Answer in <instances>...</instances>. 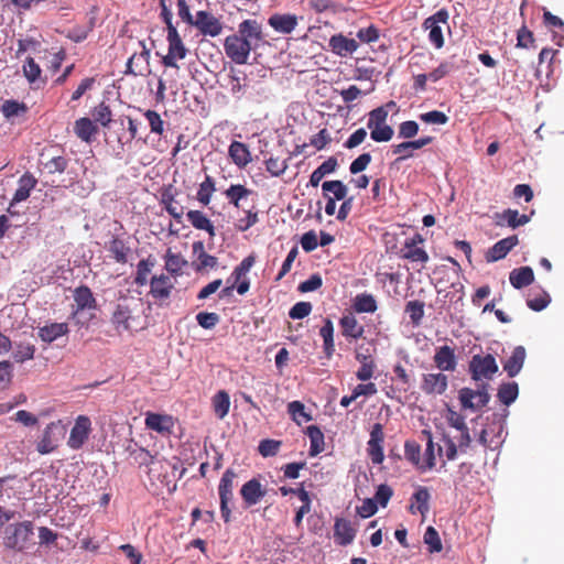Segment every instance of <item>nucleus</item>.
Returning a JSON list of instances; mask_svg holds the SVG:
<instances>
[{
	"label": "nucleus",
	"instance_id": "nucleus-28",
	"mask_svg": "<svg viewBox=\"0 0 564 564\" xmlns=\"http://www.w3.org/2000/svg\"><path fill=\"white\" fill-rule=\"evenodd\" d=\"M430 499L431 495L429 489L426 487H419V489L411 497L409 511L412 514L419 512L422 514V517H425L430 510Z\"/></svg>",
	"mask_w": 564,
	"mask_h": 564
},
{
	"label": "nucleus",
	"instance_id": "nucleus-47",
	"mask_svg": "<svg viewBox=\"0 0 564 564\" xmlns=\"http://www.w3.org/2000/svg\"><path fill=\"white\" fill-rule=\"evenodd\" d=\"M216 191V184L214 178L210 175H206L205 180L199 184V188L197 191V200L207 206L214 192Z\"/></svg>",
	"mask_w": 564,
	"mask_h": 564
},
{
	"label": "nucleus",
	"instance_id": "nucleus-43",
	"mask_svg": "<svg viewBox=\"0 0 564 564\" xmlns=\"http://www.w3.org/2000/svg\"><path fill=\"white\" fill-rule=\"evenodd\" d=\"M306 435L310 438V455L316 456L322 453L325 448L324 434L321 429L316 425H310L306 429Z\"/></svg>",
	"mask_w": 564,
	"mask_h": 564
},
{
	"label": "nucleus",
	"instance_id": "nucleus-37",
	"mask_svg": "<svg viewBox=\"0 0 564 564\" xmlns=\"http://www.w3.org/2000/svg\"><path fill=\"white\" fill-rule=\"evenodd\" d=\"M324 197H330L335 200H341L347 197L348 187L339 180L325 181L322 184Z\"/></svg>",
	"mask_w": 564,
	"mask_h": 564
},
{
	"label": "nucleus",
	"instance_id": "nucleus-9",
	"mask_svg": "<svg viewBox=\"0 0 564 564\" xmlns=\"http://www.w3.org/2000/svg\"><path fill=\"white\" fill-rule=\"evenodd\" d=\"M488 388V383L479 384L477 390H473L470 388H462L458 393L460 405L464 409H469L473 411L486 406L490 400Z\"/></svg>",
	"mask_w": 564,
	"mask_h": 564
},
{
	"label": "nucleus",
	"instance_id": "nucleus-54",
	"mask_svg": "<svg viewBox=\"0 0 564 564\" xmlns=\"http://www.w3.org/2000/svg\"><path fill=\"white\" fill-rule=\"evenodd\" d=\"M259 221V213L256 207L245 212V216L239 218L236 223V229L243 232L250 229Z\"/></svg>",
	"mask_w": 564,
	"mask_h": 564
},
{
	"label": "nucleus",
	"instance_id": "nucleus-61",
	"mask_svg": "<svg viewBox=\"0 0 564 564\" xmlns=\"http://www.w3.org/2000/svg\"><path fill=\"white\" fill-rule=\"evenodd\" d=\"M282 443L275 440H262L259 443L258 451L263 457L275 456L280 451Z\"/></svg>",
	"mask_w": 564,
	"mask_h": 564
},
{
	"label": "nucleus",
	"instance_id": "nucleus-60",
	"mask_svg": "<svg viewBox=\"0 0 564 564\" xmlns=\"http://www.w3.org/2000/svg\"><path fill=\"white\" fill-rule=\"evenodd\" d=\"M144 117L149 121L150 129L152 133L155 134H163L164 132V121L162 120L161 116L155 110H147L144 112Z\"/></svg>",
	"mask_w": 564,
	"mask_h": 564
},
{
	"label": "nucleus",
	"instance_id": "nucleus-13",
	"mask_svg": "<svg viewBox=\"0 0 564 564\" xmlns=\"http://www.w3.org/2000/svg\"><path fill=\"white\" fill-rule=\"evenodd\" d=\"M91 432V421L86 415H79L70 430L67 445L72 449H79L86 443Z\"/></svg>",
	"mask_w": 564,
	"mask_h": 564
},
{
	"label": "nucleus",
	"instance_id": "nucleus-51",
	"mask_svg": "<svg viewBox=\"0 0 564 564\" xmlns=\"http://www.w3.org/2000/svg\"><path fill=\"white\" fill-rule=\"evenodd\" d=\"M22 69L25 78L30 84H35L39 80H41L43 84L45 83L41 79L42 69L33 57H26Z\"/></svg>",
	"mask_w": 564,
	"mask_h": 564
},
{
	"label": "nucleus",
	"instance_id": "nucleus-3",
	"mask_svg": "<svg viewBox=\"0 0 564 564\" xmlns=\"http://www.w3.org/2000/svg\"><path fill=\"white\" fill-rule=\"evenodd\" d=\"M66 435V427L62 421L51 422L44 429L42 436L36 443V451L46 455L57 449L61 441Z\"/></svg>",
	"mask_w": 564,
	"mask_h": 564
},
{
	"label": "nucleus",
	"instance_id": "nucleus-14",
	"mask_svg": "<svg viewBox=\"0 0 564 564\" xmlns=\"http://www.w3.org/2000/svg\"><path fill=\"white\" fill-rule=\"evenodd\" d=\"M420 388L427 395H442L448 388V378L442 371L424 373Z\"/></svg>",
	"mask_w": 564,
	"mask_h": 564
},
{
	"label": "nucleus",
	"instance_id": "nucleus-42",
	"mask_svg": "<svg viewBox=\"0 0 564 564\" xmlns=\"http://www.w3.org/2000/svg\"><path fill=\"white\" fill-rule=\"evenodd\" d=\"M319 335L323 338V348L326 357L330 359L335 352L334 344V325L329 318H326L323 327L319 329Z\"/></svg>",
	"mask_w": 564,
	"mask_h": 564
},
{
	"label": "nucleus",
	"instance_id": "nucleus-19",
	"mask_svg": "<svg viewBox=\"0 0 564 564\" xmlns=\"http://www.w3.org/2000/svg\"><path fill=\"white\" fill-rule=\"evenodd\" d=\"M145 427L155 431L162 435H169L174 427V421L171 415L148 412L144 420Z\"/></svg>",
	"mask_w": 564,
	"mask_h": 564
},
{
	"label": "nucleus",
	"instance_id": "nucleus-56",
	"mask_svg": "<svg viewBox=\"0 0 564 564\" xmlns=\"http://www.w3.org/2000/svg\"><path fill=\"white\" fill-rule=\"evenodd\" d=\"M28 111V107L23 102H19L17 100L10 99L6 100L2 105V112L7 119H11L12 117L23 115Z\"/></svg>",
	"mask_w": 564,
	"mask_h": 564
},
{
	"label": "nucleus",
	"instance_id": "nucleus-20",
	"mask_svg": "<svg viewBox=\"0 0 564 564\" xmlns=\"http://www.w3.org/2000/svg\"><path fill=\"white\" fill-rule=\"evenodd\" d=\"M519 243L518 236H509L497 241L486 252L487 262H496L503 259Z\"/></svg>",
	"mask_w": 564,
	"mask_h": 564
},
{
	"label": "nucleus",
	"instance_id": "nucleus-11",
	"mask_svg": "<svg viewBox=\"0 0 564 564\" xmlns=\"http://www.w3.org/2000/svg\"><path fill=\"white\" fill-rule=\"evenodd\" d=\"M166 40L169 43V52L162 57V64L165 67L178 68L177 59H184L186 57L187 48L177 31L169 32Z\"/></svg>",
	"mask_w": 564,
	"mask_h": 564
},
{
	"label": "nucleus",
	"instance_id": "nucleus-22",
	"mask_svg": "<svg viewBox=\"0 0 564 564\" xmlns=\"http://www.w3.org/2000/svg\"><path fill=\"white\" fill-rule=\"evenodd\" d=\"M268 24L278 33L290 34L297 26L299 19L291 13H274L269 18Z\"/></svg>",
	"mask_w": 564,
	"mask_h": 564
},
{
	"label": "nucleus",
	"instance_id": "nucleus-5",
	"mask_svg": "<svg viewBox=\"0 0 564 564\" xmlns=\"http://www.w3.org/2000/svg\"><path fill=\"white\" fill-rule=\"evenodd\" d=\"M149 296L152 297L154 304L159 307L169 304V300L174 291V282L166 274L152 275L150 279Z\"/></svg>",
	"mask_w": 564,
	"mask_h": 564
},
{
	"label": "nucleus",
	"instance_id": "nucleus-4",
	"mask_svg": "<svg viewBox=\"0 0 564 564\" xmlns=\"http://www.w3.org/2000/svg\"><path fill=\"white\" fill-rule=\"evenodd\" d=\"M237 478V473L228 468L220 478L218 485V495L220 500V513L226 523L231 521L230 503L234 500V481Z\"/></svg>",
	"mask_w": 564,
	"mask_h": 564
},
{
	"label": "nucleus",
	"instance_id": "nucleus-1",
	"mask_svg": "<svg viewBox=\"0 0 564 564\" xmlns=\"http://www.w3.org/2000/svg\"><path fill=\"white\" fill-rule=\"evenodd\" d=\"M3 544L15 552H24L31 544L33 536V523L22 521L9 524L3 532Z\"/></svg>",
	"mask_w": 564,
	"mask_h": 564
},
{
	"label": "nucleus",
	"instance_id": "nucleus-52",
	"mask_svg": "<svg viewBox=\"0 0 564 564\" xmlns=\"http://www.w3.org/2000/svg\"><path fill=\"white\" fill-rule=\"evenodd\" d=\"M288 412L296 424L301 425L304 422H310L312 416L306 413L305 406L301 401H292L288 404Z\"/></svg>",
	"mask_w": 564,
	"mask_h": 564
},
{
	"label": "nucleus",
	"instance_id": "nucleus-29",
	"mask_svg": "<svg viewBox=\"0 0 564 564\" xmlns=\"http://www.w3.org/2000/svg\"><path fill=\"white\" fill-rule=\"evenodd\" d=\"M228 155L232 162L240 169L246 167L251 161V153L247 144L232 141L228 149Z\"/></svg>",
	"mask_w": 564,
	"mask_h": 564
},
{
	"label": "nucleus",
	"instance_id": "nucleus-38",
	"mask_svg": "<svg viewBox=\"0 0 564 564\" xmlns=\"http://www.w3.org/2000/svg\"><path fill=\"white\" fill-rule=\"evenodd\" d=\"M74 132L80 140L90 142L98 129L89 118H79L75 121Z\"/></svg>",
	"mask_w": 564,
	"mask_h": 564
},
{
	"label": "nucleus",
	"instance_id": "nucleus-46",
	"mask_svg": "<svg viewBox=\"0 0 564 564\" xmlns=\"http://www.w3.org/2000/svg\"><path fill=\"white\" fill-rule=\"evenodd\" d=\"M518 394H519L518 383L512 381V382L501 383L498 389L497 397L502 404L508 406L516 401V399L518 398Z\"/></svg>",
	"mask_w": 564,
	"mask_h": 564
},
{
	"label": "nucleus",
	"instance_id": "nucleus-62",
	"mask_svg": "<svg viewBox=\"0 0 564 564\" xmlns=\"http://www.w3.org/2000/svg\"><path fill=\"white\" fill-rule=\"evenodd\" d=\"M265 169L272 176H280L286 171L288 163L285 160L271 156L265 160Z\"/></svg>",
	"mask_w": 564,
	"mask_h": 564
},
{
	"label": "nucleus",
	"instance_id": "nucleus-26",
	"mask_svg": "<svg viewBox=\"0 0 564 564\" xmlns=\"http://www.w3.org/2000/svg\"><path fill=\"white\" fill-rule=\"evenodd\" d=\"M193 253L196 256V260L193 262L194 269L196 271H202L205 269H213L217 265V258L208 254L205 251L203 241L193 242Z\"/></svg>",
	"mask_w": 564,
	"mask_h": 564
},
{
	"label": "nucleus",
	"instance_id": "nucleus-24",
	"mask_svg": "<svg viewBox=\"0 0 564 564\" xmlns=\"http://www.w3.org/2000/svg\"><path fill=\"white\" fill-rule=\"evenodd\" d=\"M356 536V530L352 528L350 521L337 518L334 524V538L337 544L346 546L350 544Z\"/></svg>",
	"mask_w": 564,
	"mask_h": 564
},
{
	"label": "nucleus",
	"instance_id": "nucleus-18",
	"mask_svg": "<svg viewBox=\"0 0 564 564\" xmlns=\"http://www.w3.org/2000/svg\"><path fill=\"white\" fill-rule=\"evenodd\" d=\"M267 495V490L262 487L261 482L257 478H252L245 482L240 489V496L246 505V507H252L260 502L264 496Z\"/></svg>",
	"mask_w": 564,
	"mask_h": 564
},
{
	"label": "nucleus",
	"instance_id": "nucleus-32",
	"mask_svg": "<svg viewBox=\"0 0 564 564\" xmlns=\"http://www.w3.org/2000/svg\"><path fill=\"white\" fill-rule=\"evenodd\" d=\"M154 265H155V258L153 256H149L145 259H141L137 264L133 283L137 286H144V285L150 284L149 275L151 274Z\"/></svg>",
	"mask_w": 564,
	"mask_h": 564
},
{
	"label": "nucleus",
	"instance_id": "nucleus-50",
	"mask_svg": "<svg viewBox=\"0 0 564 564\" xmlns=\"http://www.w3.org/2000/svg\"><path fill=\"white\" fill-rule=\"evenodd\" d=\"M404 456L412 463L417 469L421 470L422 458H421V446L417 442L408 440L404 443Z\"/></svg>",
	"mask_w": 564,
	"mask_h": 564
},
{
	"label": "nucleus",
	"instance_id": "nucleus-53",
	"mask_svg": "<svg viewBox=\"0 0 564 564\" xmlns=\"http://www.w3.org/2000/svg\"><path fill=\"white\" fill-rule=\"evenodd\" d=\"M424 543L429 546L430 553H438L443 550V544L438 532L432 525L427 527L424 533Z\"/></svg>",
	"mask_w": 564,
	"mask_h": 564
},
{
	"label": "nucleus",
	"instance_id": "nucleus-30",
	"mask_svg": "<svg viewBox=\"0 0 564 564\" xmlns=\"http://www.w3.org/2000/svg\"><path fill=\"white\" fill-rule=\"evenodd\" d=\"M496 217V224L498 226H503L506 223L509 227L513 229L523 226L530 221V216L519 214L518 210L511 208L503 210L501 214H497Z\"/></svg>",
	"mask_w": 564,
	"mask_h": 564
},
{
	"label": "nucleus",
	"instance_id": "nucleus-36",
	"mask_svg": "<svg viewBox=\"0 0 564 564\" xmlns=\"http://www.w3.org/2000/svg\"><path fill=\"white\" fill-rule=\"evenodd\" d=\"M509 280L514 289H522L533 283L534 273L530 267H521L510 272Z\"/></svg>",
	"mask_w": 564,
	"mask_h": 564
},
{
	"label": "nucleus",
	"instance_id": "nucleus-15",
	"mask_svg": "<svg viewBox=\"0 0 564 564\" xmlns=\"http://www.w3.org/2000/svg\"><path fill=\"white\" fill-rule=\"evenodd\" d=\"M194 26L203 35H209L212 37L218 36L223 31L221 22L208 11H197L195 15Z\"/></svg>",
	"mask_w": 564,
	"mask_h": 564
},
{
	"label": "nucleus",
	"instance_id": "nucleus-33",
	"mask_svg": "<svg viewBox=\"0 0 564 564\" xmlns=\"http://www.w3.org/2000/svg\"><path fill=\"white\" fill-rule=\"evenodd\" d=\"M341 333L347 338L358 339L364 335V326L360 325L355 315L347 314L339 319Z\"/></svg>",
	"mask_w": 564,
	"mask_h": 564
},
{
	"label": "nucleus",
	"instance_id": "nucleus-25",
	"mask_svg": "<svg viewBox=\"0 0 564 564\" xmlns=\"http://www.w3.org/2000/svg\"><path fill=\"white\" fill-rule=\"evenodd\" d=\"M186 217L195 229L206 231L210 239L216 236L215 226L204 212L192 209L186 213Z\"/></svg>",
	"mask_w": 564,
	"mask_h": 564
},
{
	"label": "nucleus",
	"instance_id": "nucleus-23",
	"mask_svg": "<svg viewBox=\"0 0 564 564\" xmlns=\"http://www.w3.org/2000/svg\"><path fill=\"white\" fill-rule=\"evenodd\" d=\"M238 35L240 37H245L252 46L253 43L257 44L258 42L262 41V26L257 20H243L238 25Z\"/></svg>",
	"mask_w": 564,
	"mask_h": 564
},
{
	"label": "nucleus",
	"instance_id": "nucleus-12",
	"mask_svg": "<svg viewBox=\"0 0 564 564\" xmlns=\"http://www.w3.org/2000/svg\"><path fill=\"white\" fill-rule=\"evenodd\" d=\"M448 18V11L446 9H441L423 22V28L430 30L429 40L436 48H441L444 45L443 32L438 23L446 24Z\"/></svg>",
	"mask_w": 564,
	"mask_h": 564
},
{
	"label": "nucleus",
	"instance_id": "nucleus-58",
	"mask_svg": "<svg viewBox=\"0 0 564 564\" xmlns=\"http://www.w3.org/2000/svg\"><path fill=\"white\" fill-rule=\"evenodd\" d=\"M420 120L427 124H446L449 120L446 113L440 110H432L429 112L421 113Z\"/></svg>",
	"mask_w": 564,
	"mask_h": 564
},
{
	"label": "nucleus",
	"instance_id": "nucleus-27",
	"mask_svg": "<svg viewBox=\"0 0 564 564\" xmlns=\"http://www.w3.org/2000/svg\"><path fill=\"white\" fill-rule=\"evenodd\" d=\"M527 351L523 346H517L511 356L503 362V370L510 378L516 377L522 369Z\"/></svg>",
	"mask_w": 564,
	"mask_h": 564
},
{
	"label": "nucleus",
	"instance_id": "nucleus-39",
	"mask_svg": "<svg viewBox=\"0 0 564 564\" xmlns=\"http://www.w3.org/2000/svg\"><path fill=\"white\" fill-rule=\"evenodd\" d=\"M422 435L426 437V448L422 458L421 471L431 470L435 467V444L433 442L432 433L427 430L422 431Z\"/></svg>",
	"mask_w": 564,
	"mask_h": 564
},
{
	"label": "nucleus",
	"instance_id": "nucleus-17",
	"mask_svg": "<svg viewBox=\"0 0 564 564\" xmlns=\"http://www.w3.org/2000/svg\"><path fill=\"white\" fill-rule=\"evenodd\" d=\"M433 362L435 367L442 372L455 371L457 367L455 349L448 345L437 347L433 356Z\"/></svg>",
	"mask_w": 564,
	"mask_h": 564
},
{
	"label": "nucleus",
	"instance_id": "nucleus-2",
	"mask_svg": "<svg viewBox=\"0 0 564 564\" xmlns=\"http://www.w3.org/2000/svg\"><path fill=\"white\" fill-rule=\"evenodd\" d=\"M388 116L386 107H377L368 113L367 128L375 142H388L393 138V128L387 123Z\"/></svg>",
	"mask_w": 564,
	"mask_h": 564
},
{
	"label": "nucleus",
	"instance_id": "nucleus-48",
	"mask_svg": "<svg viewBox=\"0 0 564 564\" xmlns=\"http://www.w3.org/2000/svg\"><path fill=\"white\" fill-rule=\"evenodd\" d=\"M35 346L30 343H17L12 351V359L22 364L34 358Z\"/></svg>",
	"mask_w": 564,
	"mask_h": 564
},
{
	"label": "nucleus",
	"instance_id": "nucleus-34",
	"mask_svg": "<svg viewBox=\"0 0 564 564\" xmlns=\"http://www.w3.org/2000/svg\"><path fill=\"white\" fill-rule=\"evenodd\" d=\"M77 311L96 308V299L87 285H80L73 292Z\"/></svg>",
	"mask_w": 564,
	"mask_h": 564
},
{
	"label": "nucleus",
	"instance_id": "nucleus-6",
	"mask_svg": "<svg viewBox=\"0 0 564 564\" xmlns=\"http://www.w3.org/2000/svg\"><path fill=\"white\" fill-rule=\"evenodd\" d=\"M131 304L132 301L123 296L118 301L113 308L111 314V323L119 334L131 330L133 323L138 318L133 314Z\"/></svg>",
	"mask_w": 564,
	"mask_h": 564
},
{
	"label": "nucleus",
	"instance_id": "nucleus-31",
	"mask_svg": "<svg viewBox=\"0 0 564 564\" xmlns=\"http://www.w3.org/2000/svg\"><path fill=\"white\" fill-rule=\"evenodd\" d=\"M67 323H51L39 328V337L45 343H52L57 338L68 334Z\"/></svg>",
	"mask_w": 564,
	"mask_h": 564
},
{
	"label": "nucleus",
	"instance_id": "nucleus-49",
	"mask_svg": "<svg viewBox=\"0 0 564 564\" xmlns=\"http://www.w3.org/2000/svg\"><path fill=\"white\" fill-rule=\"evenodd\" d=\"M424 302L414 300L405 304L404 312L409 315L411 323L419 326L424 317Z\"/></svg>",
	"mask_w": 564,
	"mask_h": 564
},
{
	"label": "nucleus",
	"instance_id": "nucleus-8",
	"mask_svg": "<svg viewBox=\"0 0 564 564\" xmlns=\"http://www.w3.org/2000/svg\"><path fill=\"white\" fill-rule=\"evenodd\" d=\"M498 371V365L492 355H474L469 361V372L475 381L490 380Z\"/></svg>",
	"mask_w": 564,
	"mask_h": 564
},
{
	"label": "nucleus",
	"instance_id": "nucleus-40",
	"mask_svg": "<svg viewBox=\"0 0 564 564\" xmlns=\"http://www.w3.org/2000/svg\"><path fill=\"white\" fill-rule=\"evenodd\" d=\"M352 308L356 313H375L378 308L377 301L372 294H357L352 301Z\"/></svg>",
	"mask_w": 564,
	"mask_h": 564
},
{
	"label": "nucleus",
	"instance_id": "nucleus-16",
	"mask_svg": "<svg viewBox=\"0 0 564 564\" xmlns=\"http://www.w3.org/2000/svg\"><path fill=\"white\" fill-rule=\"evenodd\" d=\"M177 189L172 185L164 186L161 192V204L164 209L171 215L177 223L182 221L184 215V207L176 202Z\"/></svg>",
	"mask_w": 564,
	"mask_h": 564
},
{
	"label": "nucleus",
	"instance_id": "nucleus-57",
	"mask_svg": "<svg viewBox=\"0 0 564 564\" xmlns=\"http://www.w3.org/2000/svg\"><path fill=\"white\" fill-rule=\"evenodd\" d=\"M551 302V297L547 292L540 290L539 293L527 300V305L529 308L535 312H540L544 310Z\"/></svg>",
	"mask_w": 564,
	"mask_h": 564
},
{
	"label": "nucleus",
	"instance_id": "nucleus-63",
	"mask_svg": "<svg viewBox=\"0 0 564 564\" xmlns=\"http://www.w3.org/2000/svg\"><path fill=\"white\" fill-rule=\"evenodd\" d=\"M534 36L533 33L527 28L522 26L518 30L517 33V46L521 48H530L534 47Z\"/></svg>",
	"mask_w": 564,
	"mask_h": 564
},
{
	"label": "nucleus",
	"instance_id": "nucleus-64",
	"mask_svg": "<svg viewBox=\"0 0 564 564\" xmlns=\"http://www.w3.org/2000/svg\"><path fill=\"white\" fill-rule=\"evenodd\" d=\"M219 315L216 313L200 312L196 315L198 325L205 329H212L219 323Z\"/></svg>",
	"mask_w": 564,
	"mask_h": 564
},
{
	"label": "nucleus",
	"instance_id": "nucleus-55",
	"mask_svg": "<svg viewBox=\"0 0 564 564\" xmlns=\"http://www.w3.org/2000/svg\"><path fill=\"white\" fill-rule=\"evenodd\" d=\"M127 452L129 453L130 457L133 458L134 462L140 466H148L153 463L154 457L143 447L128 446Z\"/></svg>",
	"mask_w": 564,
	"mask_h": 564
},
{
	"label": "nucleus",
	"instance_id": "nucleus-41",
	"mask_svg": "<svg viewBox=\"0 0 564 564\" xmlns=\"http://www.w3.org/2000/svg\"><path fill=\"white\" fill-rule=\"evenodd\" d=\"M226 198L228 199L229 204L235 206L236 208H240V202L242 199H246L249 195L252 194V191L247 188L242 184H231L225 192H224Z\"/></svg>",
	"mask_w": 564,
	"mask_h": 564
},
{
	"label": "nucleus",
	"instance_id": "nucleus-21",
	"mask_svg": "<svg viewBox=\"0 0 564 564\" xmlns=\"http://www.w3.org/2000/svg\"><path fill=\"white\" fill-rule=\"evenodd\" d=\"M328 45L330 51L340 57L351 55L359 46L356 40L349 39L341 33L333 35L328 41Z\"/></svg>",
	"mask_w": 564,
	"mask_h": 564
},
{
	"label": "nucleus",
	"instance_id": "nucleus-45",
	"mask_svg": "<svg viewBox=\"0 0 564 564\" xmlns=\"http://www.w3.org/2000/svg\"><path fill=\"white\" fill-rule=\"evenodd\" d=\"M108 250L112 253L116 262L124 264L128 262V254L130 252V248L126 245L122 239L117 237L112 238L109 241Z\"/></svg>",
	"mask_w": 564,
	"mask_h": 564
},
{
	"label": "nucleus",
	"instance_id": "nucleus-7",
	"mask_svg": "<svg viewBox=\"0 0 564 564\" xmlns=\"http://www.w3.org/2000/svg\"><path fill=\"white\" fill-rule=\"evenodd\" d=\"M423 242L424 238L421 234H414L406 238L400 250V258L412 263H420L423 269L430 260L429 253L420 247Z\"/></svg>",
	"mask_w": 564,
	"mask_h": 564
},
{
	"label": "nucleus",
	"instance_id": "nucleus-59",
	"mask_svg": "<svg viewBox=\"0 0 564 564\" xmlns=\"http://www.w3.org/2000/svg\"><path fill=\"white\" fill-rule=\"evenodd\" d=\"M111 110L105 102L99 104L93 111L94 119L102 127H108L111 122Z\"/></svg>",
	"mask_w": 564,
	"mask_h": 564
},
{
	"label": "nucleus",
	"instance_id": "nucleus-10",
	"mask_svg": "<svg viewBox=\"0 0 564 564\" xmlns=\"http://www.w3.org/2000/svg\"><path fill=\"white\" fill-rule=\"evenodd\" d=\"M226 55L236 64L243 65L248 62L252 46L245 37L232 34L226 37L224 43Z\"/></svg>",
	"mask_w": 564,
	"mask_h": 564
},
{
	"label": "nucleus",
	"instance_id": "nucleus-35",
	"mask_svg": "<svg viewBox=\"0 0 564 564\" xmlns=\"http://www.w3.org/2000/svg\"><path fill=\"white\" fill-rule=\"evenodd\" d=\"M36 178L30 174H23L19 180V187L17 188L11 204L20 203L30 197L31 191L36 186Z\"/></svg>",
	"mask_w": 564,
	"mask_h": 564
},
{
	"label": "nucleus",
	"instance_id": "nucleus-44",
	"mask_svg": "<svg viewBox=\"0 0 564 564\" xmlns=\"http://www.w3.org/2000/svg\"><path fill=\"white\" fill-rule=\"evenodd\" d=\"M215 415L223 420L229 412L230 398L225 390L218 391L212 399Z\"/></svg>",
	"mask_w": 564,
	"mask_h": 564
}]
</instances>
